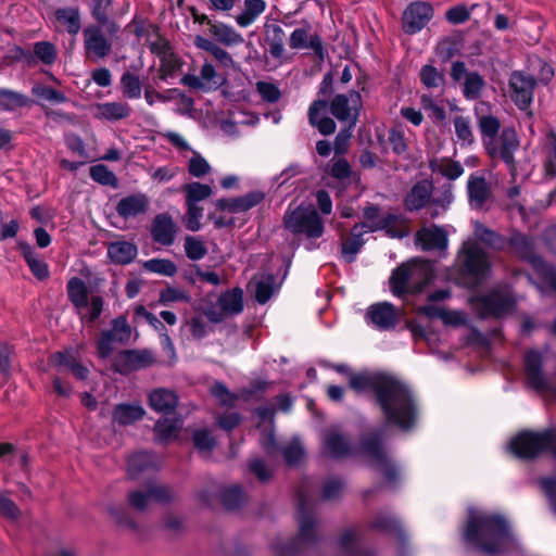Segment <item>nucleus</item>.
Listing matches in <instances>:
<instances>
[{
	"mask_svg": "<svg viewBox=\"0 0 556 556\" xmlns=\"http://www.w3.org/2000/svg\"><path fill=\"white\" fill-rule=\"evenodd\" d=\"M350 387L356 392L372 391L389 424L404 431L415 426L418 407L405 382L387 375L358 374L350 378Z\"/></svg>",
	"mask_w": 556,
	"mask_h": 556,
	"instance_id": "obj_1",
	"label": "nucleus"
},
{
	"mask_svg": "<svg viewBox=\"0 0 556 556\" xmlns=\"http://www.w3.org/2000/svg\"><path fill=\"white\" fill-rule=\"evenodd\" d=\"M467 544L485 554L509 552L517 546L508 521L501 515L468 509V521L464 531Z\"/></svg>",
	"mask_w": 556,
	"mask_h": 556,
	"instance_id": "obj_2",
	"label": "nucleus"
},
{
	"mask_svg": "<svg viewBox=\"0 0 556 556\" xmlns=\"http://www.w3.org/2000/svg\"><path fill=\"white\" fill-rule=\"evenodd\" d=\"M433 279L432 265L426 261H412L399 266L390 277L391 292L401 296L418 293Z\"/></svg>",
	"mask_w": 556,
	"mask_h": 556,
	"instance_id": "obj_3",
	"label": "nucleus"
},
{
	"mask_svg": "<svg viewBox=\"0 0 556 556\" xmlns=\"http://www.w3.org/2000/svg\"><path fill=\"white\" fill-rule=\"evenodd\" d=\"M507 448L518 458H533L543 452H551L556 458V429L522 431L510 440Z\"/></svg>",
	"mask_w": 556,
	"mask_h": 556,
	"instance_id": "obj_4",
	"label": "nucleus"
},
{
	"mask_svg": "<svg viewBox=\"0 0 556 556\" xmlns=\"http://www.w3.org/2000/svg\"><path fill=\"white\" fill-rule=\"evenodd\" d=\"M283 223L287 230L293 235H302L309 240L305 245L307 250L316 248L312 239L321 237L324 232L323 220L313 207L298 206L293 211L287 212Z\"/></svg>",
	"mask_w": 556,
	"mask_h": 556,
	"instance_id": "obj_5",
	"label": "nucleus"
},
{
	"mask_svg": "<svg viewBox=\"0 0 556 556\" xmlns=\"http://www.w3.org/2000/svg\"><path fill=\"white\" fill-rule=\"evenodd\" d=\"M457 264L460 270L476 282L488 279L492 273L488 253L470 238L464 241L457 254Z\"/></svg>",
	"mask_w": 556,
	"mask_h": 556,
	"instance_id": "obj_6",
	"label": "nucleus"
},
{
	"mask_svg": "<svg viewBox=\"0 0 556 556\" xmlns=\"http://www.w3.org/2000/svg\"><path fill=\"white\" fill-rule=\"evenodd\" d=\"M507 244L518 257L529 261L536 274L542 277L544 283L556 291V270L541 257L533 255V241L531 238L515 231L507 240Z\"/></svg>",
	"mask_w": 556,
	"mask_h": 556,
	"instance_id": "obj_7",
	"label": "nucleus"
},
{
	"mask_svg": "<svg viewBox=\"0 0 556 556\" xmlns=\"http://www.w3.org/2000/svg\"><path fill=\"white\" fill-rule=\"evenodd\" d=\"M67 296L74 305L83 321H94L102 313L103 300L101 296H92L88 304V288L78 277H73L67 281Z\"/></svg>",
	"mask_w": 556,
	"mask_h": 556,
	"instance_id": "obj_8",
	"label": "nucleus"
},
{
	"mask_svg": "<svg viewBox=\"0 0 556 556\" xmlns=\"http://www.w3.org/2000/svg\"><path fill=\"white\" fill-rule=\"evenodd\" d=\"M485 150L488 154L492 159L502 160L510 175L511 178L516 177V163H515V153L518 151L520 147V141L518 135L514 127H504L500 134L485 146Z\"/></svg>",
	"mask_w": 556,
	"mask_h": 556,
	"instance_id": "obj_9",
	"label": "nucleus"
},
{
	"mask_svg": "<svg viewBox=\"0 0 556 556\" xmlns=\"http://www.w3.org/2000/svg\"><path fill=\"white\" fill-rule=\"evenodd\" d=\"M243 308V290L237 287L222 292L215 303L203 309V314L210 321L218 324L228 317L239 315Z\"/></svg>",
	"mask_w": 556,
	"mask_h": 556,
	"instance_id": "obj_10",
	"label": "nucleus"
},
{
	"mask_svg": "<svg viewBox=\"0 0 556 556\" xmlns=\"http://www.w3.org/2000/svg\"><path fill=\"white\" fill-rule=\"evenodd\" d=\"M363 453L368 457L369 465L379 471L387 481L392 482L397 475L396 467L387 457L380 433L372 434L362 444Z\"/></svg>",
	"mask_w": 556,
	"mask_h": 556,
	"instance_id": "obj_11",
	"label": "nucleus"
},
{
	"mask_svg": "<svg viewBox=\"0 0 556 556\" xmlns=\"http://www.w3.org/2000/svg\"><path fill=\"white\" fill-rule=\"evenodd\" d=\"M481 317H503L515 307V302L507 290H494L475 301Z\"/></svg>",
	"mask_w": 556,
	"mask_h": 556,
	"instance_id": "obj_12",
	"label": "nucleus"
},
{
	"mask_svg": "<svg viewBox=\"0 0 556 556\" xmlns=\"http://www.w3.org/2000/svg\"><path fill=\"white\" fill-rule=\"evenodd\" d=\"M361 106L359 93L351 91L349 94L336 96L331 102L330 111L339 121L348 123L350 128H353L356 124Z\"/></svg>",
	"mask_w": 556,
	"mask_h": 556,
	"instance_id": "obj_13",
	"label": "nucleus"
},
{
	"mask_svg": "<svg viewBox=\"0 0 556 556\" xmlns=\"http://www.w3.org/2000/svg\"><path fill=\"white\" fill-rule=\"evenodd\" d=\"M433 8L424 1L412 2L404 11L402 17L403 30L414 35L419 33L432 18Z\"/></svg>",
	"mask_w": 556,
	"mask_h": 556,
	"instance_id": "obj_14",
	"label": "nucleus"
},
{
	"mask_svg": "<svg viewBox=\"0 0 556 556\" xmlns=\"http://www.w3.org/2000/svg\"><path fill=\"white\" fill-rule=\"evenodd\" d=\"M400 312L389 302H379L371 304L365 314L368 325L374 328L386 331L395 328L399 323Z\"/></svg>",
	"mask_w": 556,
	"mask_h": 556,
	"instance_id": "obj_15",
	"label": "nucleus"
},
{
	"mask_svg": "<svg viewBox=\"0 0 556 556\" xmlns=\"http://www.w3.org/2000/svg\"><path fill=\"white\" fill-rule=\"evenodd\" d=\"M299 501V539L303 542L315 540V522L309 515L312 497L308 485H302L298 491Z\"/></svg>",
	"mask_w": 556,
	"mask_h": 556,
	"instance_id": "obj_16",
	"label": "nucleus"
},
{
	"mask_svg": "<svg viewBox=\"0 0 556 556\" xmlns=\"http://www.w3.org/2000/svg\"><path fill=\"white\" fill-rule=\"evenodd\" d=\"M509 87L515 104L521 110L527 109L533 99V90L535 87L533 76L523 72H514L509 78Z\"/></svg>",
	"mask_w": 556,
	"mask_h": 556,
	"instance_id": "obj_17",
	"label": "nucleus"
},
{
	"mask_svg": "<svg viewBox=\"0 0 556 556\" xmlns=\"http://www.w3.org/2000/svg\"><path fill=\"white\" fill-rule=\"evenodd\" d=\"M543 355L541 352L531 350L525 356V369L528 384L536 391L544 392L552 390L547 377L542 371Z\"/></svg>",
	"mask_w": 556,
	"mask_h": 556,
	"instance_id": "obj_18",
	"label": "nucleus"
},
{
	"mask_svg": "<svg viewBox=\"0 0 556 556\" xmlns=\"http://www.w3.org/2000/svg\"><path fill=\"white\" fill-rule=\"evenodd\" d=\"M83 35L84 47L88 56L99 60L105 58L110 53L112 43L104 36L102 29L99 26H87L84 29Z\"/></svg>",
	"mask_w": 556,
	"mask_h": 556,
	"instance_id": "obj_19",
	"label": "nucleus"
},
{
	"mask_svg": "<svg viewBox=\"0 0 556 556\" xmlns=\"http://www.w3.org/2000/svg\"><path fill=\"white\" fill-rule=\"evenodd\" d=\"M169 500V489L152 482L149 483L147 492L134 491L128 495L130 506L137 510H144L153 502L165 503Z\"/></svg>",
	"mask_w": 556,
	"mask_h": 556,
	"instance_id": "obj_20",
	"label": "nucleus"
},
{
	"mask_svg": "<svg viewBox=\"0 0 556 556\" xmlns=\"http://www.w3.org/2000/svg\"><path fill=\"white\" fill-rule=\"evenodd\" d=\"M154 357L147 350H129L119 353L115 362V369L121 374H128L132 370L141 369L153 364Z\"/></svg>",
	"mask_w": 556,
	"mask_h": 556,
	"instance_id": "obj_21",
	"label": "nucleus"
},
{
	"mask_svg": "<svg viewBox=\"0 0 556 556\" xmlns=\"http://www.w3.org/2000/svg\"><path fill=\"white\" fill-rule=\"evenodd\" d=\"M415 241L425 251L445 250L448 244L447 233L442 227L431 225L416 232Z\"/></svg>",
	"mask_w": 556,
	"mask_h": 556,
	"instance_id": "obj_22",
	"label": "nucleus"
},
{
	"mask_svg": "<svg viewBox=\"0 0 556 556\" xmlns=\"http://www.w3.org/2000/svg\"><path fill=\"white\" fill-rule=\"evenodd\" d=\"M265 198L262 191H251L238 198L219 199L216 201V208L229 213H242L258 205Z\"/></svg>",
	"mask_w": 556,
	"mask_h": 556,
	"instance_id": "obj_23",
	"label": "nucleus"
},
{
	"mask_svg": "<svg viewBox=\"0 0 556 556\" xmlns=\"http://www.w3.org/2000/svg\"><path fill=\"white\" fill-rule=\"evenodd\" d=\"M433 185L430 180L417 181L407 192L404 199V206L407 211L414 212L424 208L431 202Z\"/></svg>",
	"mask_w": 556,
	"mask_h": 556,
	"instance_id": "obj_24",
	"label": "nucleus"
},
{
	"mask_svg": "<svg viewBox=\"0 0 556 556\" xmlns=\"http://www.w3.org/2000/svg\"><path fill=\"white\" fill-rule=\"evenodd\" d=\"M149 204L148 195L138 192L122 198L116 205V212L124 219L136 218L147 213Z\"/></svg>",
	"mask_w": 556,
	"mask_h": 556,
	"instance_id": "obj_25",
	"label": "nucleus"
},
{
	"mask_svg": "<svg viewBox=\"0 0 556 556\" xmlns=\"http://www.w3.org/2000/svg\"><path fill=\"white\" fill-rule=\"evenodd\" d=\"M289 46L293 50L311 49L317 55L323 56L324 46L320 36L309 35V24L295 28L289 37Z\"/></svg>",
	"mask_w": 556,
	"mask_h": 556,
	"instance_id": "obj_26",
	"label": "nucleus"
},
{
	"mask_svg": "<svg viewBox=\"0 0 556 556\" xmlns=\"http://www.w3.org/2000/svg\"><path fill=\"white\" fill-rule=\"evenodd\" d=\"M469 204L473 208H482L491 195V189L484 177L472 174L467 181Z\"/></svg>",
	"mask_w": 556,
	"mask_h": 556,
	"instance_id": "obj_27",
	"label": "nucleus"
},
{
	"mask_svg": "<svg viewBox=\"0 0 556 556\" xmlns=\"http://www.w3.org/2000/svg\"><path fill=\"white\" fill-rule=\"evenodd\" d=\"M176 224L173 218L166 214L157 215L151 227V236L153 240L163 245H170L176 237Z\"/></svg>",
	"mask_w": 556,
	"mask_h": 556,
	"instance_id": "obj_28",
	"label": "nucleus"
},
{
	"mask_svg": "<svg viewBox=\"0 0 556 556\" xmlns=\"http://www.w3.org/2000/svg\"><path fill=\"white\" fill-rule=\"evenodd\" d=\"M326 113L327 102L324 100L314 101L308 110L311 125L316 127L324 136L331 135L336 130V123L332 118L326 116Z\"/></svg>",
	"mask_w": 556,
	"mask_h": 556,
	"instance_id": "obj_29",
	"label": "nucleus"
},
{
	"mask_svg": "<svg viewBox=\"0 0 556 556\" xmlns=\"http://www.w3.org/2000/svg\"><path fill=\"white\" fill-rule=\"evenodd\" d=\"M22 255L29 267L31 274L38 280H46L50 276V269L47 262L41 257L36 250L26 242H21L18 244Z\"/></svg>",
	"mask_w": 556,
	"mask_h": 556,
	"instance_id": "obj_30",
	"label": "nucleus"
},
{
	"mask_svg": "<svg viewBox=\"0 0 556 556\" xmlns=\"http://www.w3.org/2000/svg\"><path fill=\"white\" fill-rule=\"evenodd\" d=\"M265 40L270 55L276 60H282L285 55L286 34L278 24L265 23Z\"/></svg>",
	"mask_w": 556,
	"mask_h": 556,
	"instance_id": "obj_31",
	"label": "nucleus"
},
{
	"mask_svg": "<svg viewBox=\"0 0 556 556\" xmlns=\"http://www.w3.org/2000/svg\"><path fill=\"white\" fill-rule=\"evenodd\" d=\"M208 26L211 36L224 46L233 47L241 45L244 41L243 36L228 24L222 22H208Z\"/></svg>",
	"mask_w": 556,
	"mask_h": 556,
	"instance_id": "obj_32",
	"label": "nucleus"
},
{
	"mask_svg": "<svg viewBox=\"0 0 556 556\" xmlns=\"http://www.w3.org/2000/svg\"><path fill=\"white\" fill-rule=\"evenodd\" d=\"M178 396L167 389H156L149 395L150 407L157 413H169L177 406Z\"/></svg>",
	"mask_w": 556,
	"mask_h": 556,
	"instance_id": "obj_33",
	"label": "nucleus"
},
{
	"mask_svg": "<svg viewBox=\"0 0 556 556\" xmlns=\"http://www.w3.org/2000/svg\"><path fill=\"white\" fill-rule=\"evenodd\" d=\"M473 235L477 240L493 250L502 251L507 245V240L505 237L488 228L480 222L473 223Z\"/></svg>",
	"mask_w": 556,
	"mask_h": 556,
	"instance_id": "obj_34",
	"label": "nucleus"
},
{
	"mask_svg": "<svg viewBox=\"0 0 556 556\" xmlns=\"http://www.w3.org/2000/svg\"><path fill=\"white\" fill-rule=\"evenodd\" d=\"M156 457L149 452H138L128 458L127 468L129 476L135 479L140 473L156 468Z\"/></svg>",
	"mask_w": 556,
	"mask_h": 556,
	"instance_id": "obj_35",
	"label": "nucleus"
},
{
	"mask_svg": "<svg viewBox=\"0 0 556 556\" xmlns=\"http://www.w3.org/2000/svg\"><path fill=\"white\" fill-rule=\"evenodd\" d=\"M130 115V108L123 102H105L96 106L94 116L106 121H118Z\"/></svg>",
	"mask_w": 556,
	"mask_h": 556,
	"instance_id": "obj_36",
	"label": "nucleus"
},
{
	"mask_svg": "<svg viewBox=\"0 0 556 556\" xmlns=\"http://www.w3.org/2000/svg\"><path fill=\"white\" fill-rule=\"evenodd\" d=\"M324 448L336 458L351 453L350 442L334 429L327 432L324 440Z\"/></svg>",
	"mask_w": 556,
	"mask_h": 556,
	"instance_id": "obj_37",
	"label": "nucleus"
},
{
	"mask_svg": "<svg viewBox=\"0 0 556 556\" xmlns=\"http://www.w3.org/2000/svg\"><path fill=\"white\" fill-rule=\"evenodd\" d=\"M137 247L127 241L112 242L108 248V255L113 263L129 264L137 256Z\"/></svg>",
	"mask_w": 556,
	"mask_h": 556,
	"instance_id": "obj_38",
	"label": "nucleus"
},
{
	"mask_svg": "<svg viewBox=\"0 0 556 556\" xmlns=\"http://www.w3.org/2000/svg\"><path fill=\"white\" fill-rule=\"evenodd\" d=\"M53 363L59 367L70 369L73 375L80 380L88 376V368L78 363L76 354L73 351L58 352L53 355Z\"/></svg>",
	"mask_w": 556,
	"mask_h": 556,
	"instance_id": "obj_39",
	"label": "nucleus"
},
{
	"mask_svg": "<svg viewBox=\"0 0 556 556\" xmlns=\"http://www.w3.org/2000/svg\"><path fill=\"white\" fill-rule=\"evenodd\" d=\"M194 45L197 48L210 52L222 66L232 67L235 65L232 56L214 41L198 35L194 38Z\"/></svg>",
	"mask_w": 556,
	"mask_h": 556,
	"instance_id": "obj_40",
	"label": "nucleus"
},
{
	"mask_svg": "<svg viewBox=\"0 0 556 556\" xmlns=\"http://www.w3.org/2000/svg\"><path fill=\"white\" fill-rule=\"evenodd\" d=\"M143 415L144 409L139 404H119L114 408L113 421L121 426H127L141 419Z\"/></svg>",
	"mask_w": 556,
	"mask_h": 556,
	"instance_id": "obj_41",
	"label": "nucleus"
},
{
	"mask_svg": "<svg viewBox=\"0 0 556 556\" xmlns=\"http://www.w3.org/2000/svg\"><path fill=\"white\" fill-rule=\"evenodd\" d=\"M181 418H163L154 426L155 437L160 442L166 443L177 438L181 427Z\"/></svg>",
	"mask_w": 556,
	"mask_h": 556,
	"instance_id": "obj_42",
	"label": "nucleus"
},
{
	"mask_svg": "<svg viewBox=\"0 0 556 556\" xmlns=\"http://www.w3.org/2000/svg\"><path fill=\"white\" fill-rule=\"evenodd\" d=\"M266 10L264 0H244L243 11L236 16V23L240 27L252 25L261 14Z\"/></svg>",
	"mask_w": 556,
	"mask_h": 556,
	"instance_id": "obj_43",
	"label": "nucleus"
},
{
	"mask_svg": "<svg viewBox=\"0 0 556 556\" xmlns=\"http://www.w3.org/2000/svg\"><path fill=\"white\" fill-rule=\"evenodd\" d=\"M252 283L254 285L255 299L260 304H265L278 289L275 277L269 274L255 276Z\"/></svg>",
	"mask_w": 556,
	"mask_h": 556,
	"instance_id": "obj_44",
	"label": "nucleus"
},
{
	"mask_svg": "<svg viewBox=\"0 0 556 556\" xmlns=\"http://www.w3.org/2000/svg\"><path fill=\"white\" fill-rule=\"evenodd\" d=\"M476 115L482 141L485 146L498 135L501 129V122L496 116L492 114H479L478 109H476Z\"/></svg>",
	"mask_w": 556,
	"mask_h": 556,
	"instance_id": "obj_45",
	"label": "nucleus"
},
{
	"mask_svg": "<svg viewBox=\"0 0 556 556\" xmlns=\"http://www.w3.org/2000/svg\"><path fill=\"white\" fill-rule=\"evenodd\" d=\"M182 191L185 193L186 204L195 205H200V202L210 198L213 192L210 185L197 181L186 184L182 187Z\"/></svg>",
	"mask_w": 556,
	"mask_h": 556,
	"instance_id": "obj_46",
	"label": "nucleus"
},
{
	"mask_svg": "<svg viewBox=\"0 0 556 556\" xmlns=\"http://www.w3.org/2000/svg\"><path fill=\"white\" fill-rule=\"evenodd\" d=\"M29 103L30 100L26 94L0 88V110L11 112L27 106Z\"/></svg>",
	"mask_w": 556,
	"mask_h": 556,
	"instance_id": "obj_47",
	"label": "nucleus"
},
{
	"mask_svg": "<svg viewBox=\"0 0 556 556\" xmlns=\"http://www.w3.org/2000/svg\"><path fill=\"white\" fill-rule=\"evenodd\" d=\"M433 172L441 174L450 180H455L464 173V168L459 162L443 159L441 161H433L430 163Z\"/></svg>",
	"mask_w": 556,
	"mask_h": 556,
	"instance_id": "obj_48",
	"label": "nucleus"
},
{
	"mask_svg": "<svg viewBox=\"0 0 556 556\" xmlns=\"http://www.w3.org/2000/svg\"><path fill=\"white\" fill-rule=\"evenodd\" d=\"M55 17L59 22L66 26V29L72 35H77L80 30V16L78 9L75 8H61L55 11Z\"/></svg>",
	"mask_w": 556,
	"mask_h": 556,
	"instance_id": "obj_49",
	"label": "nucleus"
},
{
	"mask_svg": "<svg viewBox=\"0 0 556 556\" xmlns=\"http://www.w3.org/2000/svg\"><path fill=\"white\" fill-rule=\"evenodd\" d=\"M484 85H485V81L479 73H477V72L468 73L465 77L464 85H463V96L467 100H476L480 97V94L484 88Z\"/></svg>",
	"mask_w": 556,
	"mask_h": 556,
	"instance_id": "obj_50",
	"label": "nucleus"
},
{
	"mask_svg": "<svg viewBox=\"0 0 556 556\" xmlns=\"http://www.w3.org/2000/svg\"><path fill=\"white\" fill-rule=\"evenodd\" d=\"M456 138L462 144L469 146L473 142V132L469 116L457 115L453 118Z\"/></svg>",
	"mask_w": 556,
	"mask_h": 556,
	"instance_id": "obj_51",
	"label": "nucleus"
},
{
	"mask_svg": "<svg viewBox=\"0 0 556 556\" xmlns=\"http://www.w3.org/2000/svg\"><path fill=\"white\" fill-rule=\"evenodd\" d=\"M420 105L424 111L429 113V117L434 123H443L446 119L444 108L431 94H421Z\"/></svg>",
	"mask_w": 556,
	"mask_h": 556,
	"instance_id": "obj_52",
	"label": "nucleus"
},
{
	"mask_svg": "<svg viewBox=\"0 0 556 556\" xmlns=\"http://www.w3.org/2000/svg\"><path fill=\"white\" fill-rule=\"evenodd\" d=\"M212 167L206 159L198 151H192L188 160V173L194 178H202L210 174Z\"/></svg>",
	"mask_w": 556,
	"mask_h": 556,
	"instance_id": "obj_53",
	"label": "nucleus"
},
{
	"mask_svg": "<svg viewBox=\"0 0 556 556\" xmlns=\"http://www.w3.org/2000/svg\"><path fill=\"white\" fill-rule=\"evenodd\" d=\"M121 85L124 96L129 99H139L141 97V83L137 75L126 72L121 77Z\"/></svg>",
	"mask_w": 556,
	"mask_h": 556,
	"instance_id": "obj_54",
	"label": "nucleus"
},
{
	"mask_svg": "<svg viewBox=\"0 0 556 556\" xmlns=\"http://www.w3.org/2000/svg\"><path fill=\"white\" fill-rule=\"evenodd\" d=\"M144 269L150 273L173 277L177 273V266L174 262L164 258H152L144 263Z\"/></svg>",
	"mask_w": 556,
	"mask_h": 556,
	"instance_id": "obj_55",
	"label": "nucleus"
},
{
	"mask_svg": "<svg viewBox=\"0 0 556 556\" xmlns=\"http://www.w3.org/2000/svg\"><path fill=\"white\" fill-rule=\"evenodd\" d=\"M161 137L169 142L176 151L182 156L187 157L188 154L194 151L184 136L173 130H165L160 132Z\"/></svg>",
	"mask_w": 556,
	"mask_h": 556,
	"instance_id": "obj_56",
	"label": "nucleus"
},
{
	"mask_svg": "<svg viewBox=\"0 0 556 556\" xmlns=\"http://www.w3.org/2000/svg\"><path fill=\"white\" fill-rule=\"evenodd\" d=\"M184 248L187 257L191 261H200L207 253L204 242L198 237H186Z\"/></svg>",
	"mask_w": 556,
	"mask_h": 556,
	"instance_id": "obj_57",
	"label": "nucleus"
},
{
	"mask_svg": "<svg viewBox=\"0 0 556 556\" xmlns=\"http://www.w3.org/2000/svg\"><path fill=\"white\" fill-rule=\"evenodd\" d=\"M90 177L93 181L103 186H117V178L105 165L97 164L90 167Z\"/></svg>",
	"mask_w": 556,
	"mask_h": 556,
	"instance_id": "obj_58",
	"label": "nucleus"
},
{
	"mask_svg": "<svg viewBox=\"0 0 556 556\" xmlns=\"http://www.w3.org/2000/svg\"><path fill=\"white\" fill-rule=\"evenodd\" d=\"M454 200L452 185L445 186L439 194L431 197V204L433 205L432 217H437L441 212L445 211Z\"/></svg>",
	"mask_w": 556,
	"mask_h": 556,
	"instance_id": "obj_59",
	"label": "nucleus"
},
{
	"mask_svg": "<svg viewBox=\"0 0 556 556\" xmlns=\"http://www.w3.org/2000/svg\"><path fill=\"white\" fill-rule=\"evenodd\" d=\"M34 54L46 65L55 62L58 53L55 47L49 41H39L34 45Z\"/></svg>",
	"mask_w": 556,
	"mask_h": 556,
	"instance_id": "obj_60",
	"label": "nucleus"
},
{
	"mask_svg": "<svg viewBox=\"0 0 556 556\" xmlns=\"http://www.w3.org/2000/svg\"><path fill=\"white\" fill-rule=\"evenodd\" d=\"M190 295L182 289L176 287H167L160 292L159 303L169 305L175 302H189Z\"/></svg>",
	"mask_w": 556,
	"mask_h": 556,
	"instance_id": "obj_61",
	"label": "nucleus"
},
{
	"mask_svg": "<svg viewBox=\"0 0 556 556\" xmlns=\"http://www.w3.org/2000/svg\"><path fill=\"white\" fill-rule=\"evenodd\" d=\"M420 80L427 88H438L443 85V74L432 65H425L420 71Z\"/></svg>",
	"mask_w": 556,
	"mask_h": 556,
	"instance_id": "obj_62",
	"label": "nucleus"
},
{
	"mask_svg": "<svg viewBox=\"0 0 556 556\" xmlns=\"http://www.w3.org/2000/svg\"><path fill=\"white\" fill-rule=\"evenodd\" d=\"M476 7L477 4H472L470 8L464 4L453 7L446 11L445 17L451 24H463L470 18L471 12Z\"/></svg>",
	"mask_w": 556,
	"mask_h": 556,
	"instance_id": "obj_63",
	"label": "nucleus"
},
{
	"mask_svg": "<svg viewBox=\"0 0 556 556\" xmlns=\"http://www.w3.org/2000/svg\"><path fill=\"white\" fill-rule=\"evenodd\" d=\"M243 498V492L238 485L227 488L222 495V502L227 509L239 507Z\"/></svg>",
	"mask_w": 556,
	"mask_h": 556,
	"instance_id": "obj_64",
	"label": "nucleus"
}]
</instances>
